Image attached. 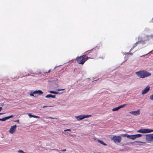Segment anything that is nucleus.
<instances>
[{
	"label": "nucleus",
	"instance_id": "f257e3e1",
	"mask_svg": "<svg viewBox=\"0 0 153 153\" xmlns=\"http://www.w3.org/2000/svg\"><path fill=\"white\" fill-rule=\"evenodd\" d=\"M136 74L138 77L142 78L148 77L151 75V74L150 73L145 71H141L136 72Z\"/></svg>",
	"mask_w": 153,
	"mask_h": 153
},
{
	"label": "nucleus",
	"instance_id": "f03ea898",
	"mask_svg": "<svg viewBox=\"0 0 153 153\" xmlns=\"http://www.w3.org/2000/svg\"><path fill=\"white\" fill-rule=\"evenodd\" d=\"M88 58L87 56L85 55L78 57L76 58V59L78 63L83 64Z\"/></svg>",
	"mask_w": 153,
	"mask_h": 153
},
{
	"label": "nucleus",
	"instance_id": "7ed1b4c3",
	"mask_svg": "<svg viewBox=\"0 0 153 153\" xmlns=\"http://www.w3.org/2000/svg\"><path fill=\"white\" fill-rule=\"evenodd\" d=\"M91 116V115L88 114H81L78 116H76L74 117L78 120L80 121L86 118H88Z\"/></svg>",
	"mask_w": 153,
	"mask_h": 153
},
{
	"label": "nucleus",
	"instance_id": "20e7f679",
	"mask_svg": "<svg viewBox=\"0 0 153 153\" xmlns=\"http://www.w3.org/2000/svg\"><path fill=\"white\" fill-rule=\"evenodd\" d=\"M138 133H147L153 132V129H150L147 128H141L137 131Z\"/></svg>",
	"mask_w": 153,
	"mask_h": 153
},
{
	"label": "nucleus",
	"instance_id": "39448f33",
	"mask_svg": "<svg viewBox=\"0 0 153 153\" xmlns=\"http://www.w3.org/2000/svg\"><path fill=\"white\" fill-rule=\"evenodd\" d=\"M145 139L148 142H153V134L146 135Z\"/></svg>",
	"mask_w": 153,
	"mask_h": 153
},
{
	"label": "nucleus",
	"instance_id": "423d86ee",
	"mask_svg": "<svg viewBox=\"0 0 153 153\" xmlns=\"http://www.w3.org/2000/svg\"><path fill=\"white\" fill-rule=\"evenodd\" d=\"M111 140L115 143H120L121 141V137L119 136H114L112 137Z\"/></svg>",
	"mask_w": 153,
	"mask_h": 153
},
{
	"label": "nucleus",
	"instance_id": "0eeeda50",
	"mask_svg": "<svg viewBox=\"0 0 153 153\" xmlns=\"http://www.w3.org/2000/svg\"><path fill=\"white\" fill-rule=\"evenodd\" d=\"M142 135L141 134H137L134 135H129L128 138L134 140L137 138L140 137Z\"/></svg>",
	"mask_w": 153,
	"mask_h": 153
},
{
	"label": "nucleus",
	"instance_id": "6e6552de",
	"mask_svg": "<svg viewBox=\"0 0 153 153\" xmlns=\"http://www.w3.org/2000/svg\"><path fill=\"white\" fill-rule=\"evenodd\" d=\"M150 89V87L148 85L141 91V93L142 95H144L147 93L149 91Z\"/></svg>",
	"mask_w": 153,
	"mask_h": 153
},
{
	"label": "nucleus",
	"instance_id": "1a4fd4ad",
	"mask_svg": "<svg viewBox=\"0 0 153 153\" xmlns=\"http://www.w3.org/2000/svg\"><path fill=\"white\" fill-rule=\"evenodd\" d=\"M129 113L132 115L134 116L139 115L140 114V111L139 109L136 111H130Z\"/></svg>",
	"mask_w": 153,
	"mask_h": 153
},
{
	"label": "nucleus",
	"instance_id": "9d476101",
	"mask_svg": "<svg viewBox=\"0 0 153 153\" xmlns=\"http://www.w3.org/2000/svg\"><path fill=\"white\" fill-rule=\"evenodd\" d=\"M17 126L15 125L11 126L10 129L9 130V132L11 134H13L16 131Z\"/></svg>",
	"mask_w": 153,
	"mask_h": 153
},
{
	"label": "nucleus",
	"instance_id": "9b49d317",
	"mask_svg": "<svg viewBox=\"0 0 153 153\" xmlns=\"http://www.w3.org/2000/svg\"><path fill=\"white\" fill-rule=\"evenodd\" d=\"M126 105V104H123V105H120L117 107H115L114 108H113L112 109V110L113 111H118L120 109L124 107Z\"/></svg>",
	"mask_w": 153,
	"mask_h": 153
},
{
	"label": "nucleus",
	"instance_id": "f8f14e48",
	"mask_svg": "<svg viewBox=\"0 0 153 153\" xmlns=\"http://www.w3.org/2000/svg\"><path fill=\"white\" fill-rule=\"evenodd\" d=\"M13 115H10L9 116L5 117L3 118L0 119V121H4L5 120H6L10 118H13Z\"/></svg>",
	"mask_w": 153,
	"mask_h": 153
},
{
	"label": "nucleus",
	"instance_id": "ddd939ff",
	"mask_svg": "<svg viewBox=\"0 0 153 153\" xmlns=\"http://www.w3.org/2000/svg\"><path fill=\"white\" fill-rule=\"evenodd\" d=\"M34 93H35L36 94H37L39 95H41L43 93V92H42L41 90H36L35 91H33Z\"/></svg>",
	"mask_w": 153,
	"mask_h": 153
},
{
	"label": "nucleus",
	"instance_id": "4468645a",
	"mask_svg": "<svg viewBox=\"0 0 153 153\" xmlns=\"http://www.w3.org/2000/svg\"><path fill=\"white\" fill-rule=\"evenodd\" d=\"M28 115L30 118H31L32 117L35 118H40L39 117L34 115H32L30 113L28 114Z\"/></svg>",
	"mask_w": 153,
	"mask_h": 153
},
{
	"label": "nucleus",
	"instance_id": "2eb2a0df",
	"mask_svg": "<svg viewBox=\"0 0 153 153\" xmlns=\"http://www.w3.org/2000/svg\"><path fill=\"white\" fill-rule=\"evenodd\" d=\"M98 143H101L104 146H106L107 145L104 142L102 141L98 140Z\"/></svg>",
	"mask_w": 153,
	"mask_h": 153
},
{
	"label": "nucleus",
	"instance_id": "dca6fc26",
	"mask_svg": "<svg viewBox=\"0 0 153 153\" xmlns=\"http://www.w3.org/2000/svg\"><path fill=\"white\" fill-rule=\"evenodd\" d=\"M129 135L127 134H121V136H122V137H127L128 138V137H129Z\"/></svg>",
	"mask_w": 153,
	"mask_h": 153
},
{
	"label": "nucleus",
	"instance_id": "f3484780",
	"mask_svg": "<svg viewBox=\"0 0 153 153\" xmlns=\"http://www.w3.org/2000/svg\"><path fill=\"white\" fill-rule=\"evenodd\" d=\"M146 38H145V40H148L149 39L150 37L153 38V34L151 35L150 36H146Z\"/></svg>",
	"mask_w": 153,
	"mask_h": 153
},
{
	"label": "nucleus",
	"instance_id": "a211bd4d",
	"mask_svg": "<svg viewBox=\"0 0 153 153\" xmlns=\"http://www.w3.org/2000/svg\"><path fill=\"white\" fill-rule=\"evenodd\" d=\"M149 99L152 101H153V94L150 95L149 96Z\"/></svg>",
	"mask_w": 153,
	"mask_h": 153
},
{
	"label": "nucleus",
	"instance_id": "6ab92c4d",
	"mask_svg": "<svg viewBox=\"0 0 153 153\" xmlns=\"http://www.w3.org/2000/svg\"><path fill=\"white\" fill-rule=\"evenodd\" d=\"M34 94H35V93H33V92H31L30 93V95L31 96H33V97H35V96H34Z\"/></svg>",
	"mask_w": 153,
	"mask_h": 153
},
{
	"label": "nucleus",
	"instance_id": "aec40b11",
	"mask_svg": "<svg viewBox=\"0 0 153 153\" xmlns=\"http://www.w3.org/2000/svg\"><path fill=\"white\" fill-rule=\"evenodd\" d=\"M51 95L49 94H48V95H47L45 96V97L46 98H49L51 97Z\"/></svg>",
	"mask_w": 153,
	"mask_h": 153
},
{
	"label": "nucleus",
	"instance_id": "412c9836",
	"mask_svg": "<svg viewBox=\"0 0 153 153\" xmlns=\"http://www.w3.org/2000/svg\"><path fill=\"white\" fill-rule=\"evenodd\" d=\"M46 118L47 119H48V118H51V119H55V120L57 119V118H53V117H46Z\"/></svg>",
	"mask_w": 153,
	"mask_h": 153
},
{
	"label": "nucleus",
	"instance_id": "4be33fe9",
	"mask_svg": "<svg viewBox=\"0 0 153 153\" xmlns=\"http://www.w3.org/2000/svg\"><path fill=\"white\" fill-rule=\"evenodd\" d=\"M18 152L19 153H25V152L22 150H19Z\"/></svg>",
	"mask_w": 153,
	"mask_h": 153
},
{
	"label": "nucleus",
	"instance_id": "5701e85b",
	"mask_svg": "<svg viewBox=\"0 0 153 153\" xmlns=\"http://www.w3.org/2000/svg\"><path fill=\"white\" fill-rule=\"evenodd\" d=\"M56 80V82H55V84L57 85L58 84V81L57 80V79H56V80Z\"/></svg>",
	"mask_w": 153,
	"mask_h": 153
},
{
	"label": "nucleus",
	"instance_id": "b1692460",
	"mask_svg": "<svg viewBox=\"0 0 153 153\" xmlns=\"http://www.w3.org/2000/svg\"><path fill=\"white\" fill-rule=\"evenodd\" d=\"M134 143H143V142H142L139 141H135V142Z\"/></svg>",
	"mask_w": 153,
	"mask_h": 153
},
{
	"label": "nucleus",
	"instance_id": "393cba45",
	"mask_svg": "<svg viewBox=\"0 0 153 153\" xmlns=\"http://www.w3.org/2000/svg\"><path fill=\"white\" fill-rule=\"evenodd\" d=\"M137 45V43L136 42V43L134 45V46L133 47V48H134V47H135Z\"/></svg>",
	"mask_w": 153,
	"mask_h": 153
},
{
	"label": "nucleus",
	"instance_id": "a878e982",
	"mask_svg": "<svg viewBox=\"0 0 153 153\" xmlns=\"http://www.w3.org/2000/svg\"><path fill=\"white\" fill-rule=\"evenodd\" d=\"M51 97L53 98H55L56 97V95H51Z\"/></svg>",
	"mask_w": 153,
	"mask_h": 153
},
{
	"label": "nucleus",
	"instance_id": "bb28decb",
	"mask_svg": "<svg viewBox=\"0 0 153 153\" xmlns=\"http://www.w3.org/2000/svg\"><path fill=\"white\" fill-rule=\"evenodd\" d=\"M49 92L50 93H52V94H54L55 91H50Z\"/></svg>",
	"mask_w": 153,
	"mask_h": 153
},
{
	"label": "nucleus",
	"instance_id": "cd10ccee",
	"mask_svg": "<svg viewBox=\"0 0 153 153\" xmlns=\"http://www.w3.org/2000/svg\"><path fill=\"white\" fill-rule=\"evenodd\" d=\"M71 131V130L70 129H65V130H64V131Z\"/></svg>",
	"mask_w": 153,
	"mask_h": 153
},
{
	"label": "nucleus",
	"instance_id": "c85d7f7f",
	"mask_svg": "<svg viewBox=\"0 0 153 153\" xmlns=\"http://www.w3.org/2000/svg\"><path fill=\"white\" fill-rule=\"evenodd\" d=\"M59 93V91H55L54 94H57Z\"/></svg>",
	"mask_w": 153,
	"mask_h": 153
},
{
	"label": "nucleus",
	"instance_id": "c756f323",
	"mask_svg": "<svg viewBox=\"0 0 153 153\" xmlns=\"http://www.w3.org/2000/svg\"><path fill=\"white\" fill-rule=\"evenodd\" d=\"M64 89H58L57 90V91H62V90H64Z\"/></svg>",
	"mask_w": 153,
	"mask_h": 153
},
{
	"label": "nucleus",
	"instance_id": "7c9ffc66",
	"mask_svg": "<svg viewBox=\"0 0 153 153\" xmlns=\"http://www.w3.org/2000/svg\"><path fill=\"white\" fill-rule=\"evenodd\" d=\"M14 122H17V123H19V120H17L16 121H14Z\"/></svg>",
	"mask_w": 153,
	"mask_h": 153
},
{
	"label": "nucleus",
	"instance_id": "2f4dec72",
	"mask_svg": "<svg viewBox=\"0 0 153 153\" xmlns=\"http://www.w3.org/2000/svg\"><path fill=\"white\" fill-rule=\"evenodd\" d=\"M2 108L1 107H0V111L2 110Z\"/></svg>",
	"mask_w": 153,
	"mask_h": 153
},
{
	"label": "nucleus",
	"instance_id": "473e14b6",
	"mask_svg": "<svg viewBox=\"0 0 153 153\" xmlns=\"http://www.w3.org/2000/svg\"><path fill=\"white\" fill-rule=\"evenodd\" d=\"M48 107V106H43V108H45V107Z\"/></svg>",
	"mask_w": 153,
	"mask_h": 153
},
{
	"label": "nucleus",
	"instance_id": "72a5a7b5",
	"mask_svg": "<svg viewBox=\"0 0 153 153\" xmlns=\"http://www.w3.org/2000/svg\"><path fill=\"white\" fill-rule=\"evenodd\" d=\"M66 149H65L64 150H62V151H66Z\"/></svg>",
	"mask_w": 153,
	"mask_h": 153
},
{
	"label": "nucleus",
	"instance_id": "f704fd0d",
	"mask_svg": "<svg viewBox=\"0 0 153 153\" xmlns=\"http://www.w3.org/2000/svg\"><path fill=\"white\" fill-rule=\"evenodd\" d=\"M0 114H4V113H0Z\"/></svg>",
	"mask_w": 153,
	"mask_h": 153
},
{
	"label": "nucleus",
	"instance_id": "c9c22d12",
	"mask_svg": "<svg viewBox=\"0 0 153 153\" xmlns=\"http://www.w3.org/2000/svg\"><path fill=\"white\" fill-rule=\"evenodd\" d=\"M152 51H153H153H150V52H149V53H150V52H152Z\"/></svg>",
	"mask_w": 153,
	"mask_h": 153
},
{
	"label": "nucleus",
	"instance_id": "e433bc0d",
	"mask_svg": "<svg viewBox=\"0 0 153 153\" xmlns=\"http://www.w3.org/2000/svg\"><path fill=\"white\" fill-rule=\"evenodd\" d=\"M152 22H153V18L152 19Z\"/></svg>",
	"mask_w": 153,
	"mask_h": 153
},
{
	"label": "nucleus",
	"instance_id": "4c0bfd02",
	"mask_svg": "<svg viewBox=\"0 0 153 153\" xmlns=\"http://www.w3.org/2000/svg\"><path fill=\"white\" fill-rule=\"evenodd\" d=\"M1 115V114H0V115Z\"/></svg>",
	"mask_w": 153,
	"mask_h": 153
}]
</instances>
